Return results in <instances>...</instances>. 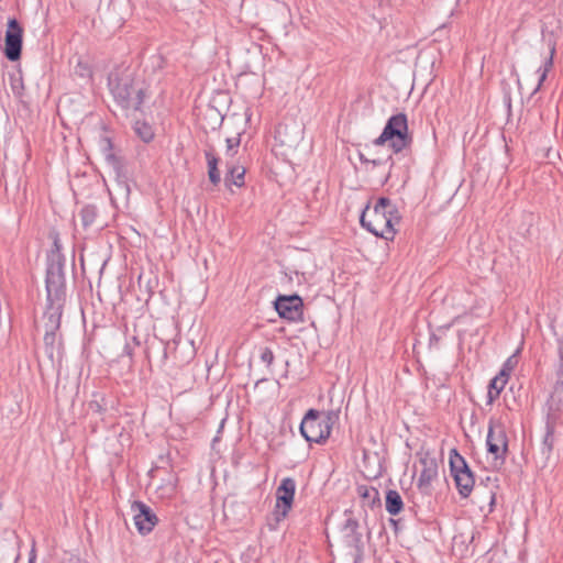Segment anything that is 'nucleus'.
<instances>
[{"mask_svg": "<svg viewBox=\"0 0 563 563\" xmlns=\"http://www.w3.org/2000/svg\"><path fill=\"white\" fill-rule=\"evenodd\" d=\"M80 221L84 228L90 227L97 218V208L92 205H87L81 208L79 212Z\"/></svg>", "mask_w": 563, "mask_h": 563, "instance_id": "5701e85b", "label": "nucleus"}, {"mask_svg": "<svg viewBox=\"0 0 563 563\" xmlns=\"http://www.w3.org/2000/svg\"><path fill=\"white\" fill-rule=\"evenodd\" d=\"M205 157L207 161L209 180L213 186H218L221 181V175L218 169V164L220 159L217 156L214 148L212 146H209L205 151Z\"/></svg>", "mask_w": 563, "mask_h": 563, "instance_id": "2eb2a0df", "label": "nucleus"}, {"mask_svg": "<svg viewBox=\"0 0 563 563\" xmlns=\"http://www.w3.org/2000/svg\"><path fill=\"white\" fill-rule=\"evenodd\" d=\"M55 332L56 331H53V330H46L45 329V335H44V341L46 344H51L53 345L54 344V341H55Z\"/></svg>", "mask_w": 563, "mask_h": 563, "instance_id": "7c9ffc66", "label": "nucleus"}, {"mask_svg": "<svg viewBox=\"0 0 563 563\" xmlns=\"http://www.w3.org/2000/svg\"><path fill=\"white\" fill-rule=\"evenodd\" d=\"M450 467L460 495L463 498L468 497L475 484L474 475L464 457L456 450H453L450 454Z\"/></svg>", "mask_w": 563, "mask_h": 563, "instance_id": "423d86ee", "label": "nucleus"}, {"mask_svg": "<svg viewBox=\"0 0 563 563\" xmlns=\"http://www.w3.org/2000/svg\"><path fill=\"white\" fill-rule=\"evenodd\" d=\"M358 494L362 498L368 499L372 504L379 501L378 490L375 488H367L365 486L358 487Z\"/></svg>", "mask_w": 563, "mask_h": 563, "instance_id": "a878e982", "label": "nucleus"}, {"mask_svg": "<svg viewBox=\"0 0 563 563\" xmlns=\"http://www.w3.org/2000/svg\"><path fill=\"white\" fill-rule=\"evenodd\" d=\"M279 317L288 321L302 320V299L298 295L278 296L274 302Z\"/></svg>", "mask_w": 563, "mask_h": 563, "instance_id": "f8f14e48", "label": "nucleus"}, {"mask_svg": "<svg viewBox=\"0 0 563 563\" xmlns=\"http://www.w3.org/2000/svg\"><path fill=\"white\" fill-rule=\"evenodd\" d=\"M354 550V553H353V563H362L363 561V550H364V547L363 548H353Z\"/></svg>", "mask_w": 563, "mask_h": 563, "instance_id": "c756f323", "label": "nucleus"}, {"mask_svg": "<svg viewBox=\"0 0 563 563\" xmlns=\"http://www.w3.org/2000/svg\"><path fill=\"white\" fill-rule=\"evenodd\" d=\"M336 420L338 413L334 411L321 413L317 409H309L300 423L299 430L308 442L321 444L329 439Z\"/></svg>", "mask_w": 563, "mask_h": 563, "instance_id": "7ed1b4c3", "label": "nucleus"}, {"mask_svg": "<svg viewBox=\"0 0 563 563\" xmlns=\"http://www.w3.org/2000/svg\"><path fill=\"white\" fill-rule=\"evenodd\" d=\"M261 361L263 363H266L267 365H271L274 361V353L269 347H264L261 351Z\"/></svg>", "mask_w": 563, "mask_h": 563, "instance_id": "c85d7f7f", "label": "nucleus"}, {"mask_svg": "<svg viewBox=\"0 0 563 563\" xmlns=\"http://www.w3.org/2000/svg\"><path fill=\"white\" fill-rule=\"evenodd\" d=\"M358 522L354 518H347L342 528L344 542L351 549L363 548L362 533L358 531Z\"/></svg>", "mask_w": 563, "mask_h": 563, "instance_id": "ddd939ff", "label": "nucleus"}, {"mask_svg": "<svg viewBox=\"0 0 563 563\" xmlns=\"http://www.w3.org/2000/svg\"><path fill=\"white\" fill-rule=\"evenodd\" d=\"M63 308V303L47 302L44 313L46 330L57 331L59 329Z\"/></svg>", "mask_w": 563, "mask_h": 563, "instance_id": "4468645a", "label": "nucleus"}, {"mask_svg": "<svg viewBox=\"0 0 563 563\" xmlns=\"http://www.w3.org/2000/svg\"><path fill=\"white\" fill-rule=\"evenodd\" d=\"M291 274H292V272H290V274L285 273V275L289 278V280H292ZM294 274L296 275L298 283H300V277L303 278V274H299L297 271H295Z\"/></svg>", "mask_w": 563, "mask_h": 563, "instance_id": "2f4dec72", "label": "nucleus"}, {"mask_svg": "<svg viewBox=\"0 0 563 563\" xmlns=\"http://www.w3.org/2000/svg\"><path fill=\"white\" fill-rule=\"evenodd\" d=\"M92 397L93 398L88 402V410L93 413L102 415L107 410L108 405L106 397L100 393H95Z\"/></svg>", "mask_w": 563, "mask_h": 563, "instance_id": "4be33fe9", "label": "nucleus"}, {"mask_svg": "<svg viewBox=\"0 0 563 563\" xmlns=\"http://www.w3.org/2000/svg\"><path fill=\"white\" fill-rule=\"evenodd\" d=\"M508 375L505 371H501L499 375L495 376L489 385L487 391V404L492 405L500 395L501 390L505 388L507 383Z\"/></svg>", "mask_w": 563, "mask_h": 563, "instance_id": "dca6fc26", "label": "nucleus"}, {"mask_svg": "<svg viewBox=\"0 0 563 563\" xmlns=\"http://www.w3.org/2000/svg\"><path fill=\"white\" fill-rule=\"evenodd\" d=\"M361 225L375 236L391 241L397 232L396 225L400 216L395 203L389 198L380 197L373 209L369 206L363 210Z\"/></svg>", "mask_w": 563, "mask_h": 563, "instance_id": "f03ea898", "label": "nucleus"}, {"mask_svg": "<svg viewBox=\"0 0 563 563\" xmlns=\"http://www.w3.org/2000/svg\"><path fill=\"white\" fill-rule=\"evenodd\" d=\"M417 456L421 467L417 486L422 493L429 494L432 482L438 477V462L428 451H420Z\"/></svg>", "mask_w": 563, "mask_h": 563, "instance_id": "1a4fd4ad", "label": "nucleus"}, {"mask_svg": "<svg viewBox=\"0 0 563 563\" xmlns=\"http://www.w3.org/2000/svg\"><path fill=\"white\" fill-rule=\"evenodd\" d=\"M35 561H36V552H35V549L33 547L31 552H30V555H29V562L30 563H35Z\"/></svg>", "mask_w": 563, "mask_h": 563, "instance_id": "473e14b6", "label": "nucleus"}, {"mask_svg": "<svg viewBox=\"0 0 563 563\" xmlns=\"http://www.w3.org/2000/svg\"><path fill=\"white\" fill-rule=\"evenodd\" d=\"M553 433H554L553 428L548 424L547 432L544 434V438H543V441L541 444V451L545 455H550V453L552 452L553 443H554V434Z\"/></svg>", "mask_w": 563, "mask_h": 563, "instance_id": "393cba45", "label": "nucleus"}, {"mask_svg": "<svg viewBox=\"0 0 563 563\" xmlns=\"http://www.w3.org/2000/svg\"><path fill=\"white\" fill-rule=\"evenodd\" d=\"M135 134L143 141L148 143L154 137V131L152 125L145 121L136 120L133 125Z\"/></svg>", "mask_w": 563, "mask_h": 563, "instance_id": "412c9836", "label": "nucleus"}, {"mask_svg": "<svg viewBox=\"0 0 563 563\" xmlns=\"http://www.w3.org/2000/svg\"><path fill=\"white\" fill-rule=\"evenodd\" d=\"M385 506L386 510L390 515H398L404 508V501L400 494L397 490L389 489L386 493Z\"/></svg>", "mask_w": 563, "mask_h": 563, "instance_id": "a211bd4d", "label": "nucleus"}, {"mask_svg": "<svg viewBox=\"0 0 563 563\" xmlns=\"http://www.w3.org/2000/svg\"><path fill=\"white\" fill-rule=\"evenodd\" d=\"M27 563H30V562H27Z\"/></svg>", "mask_w": 563, "mask_h": 563, "instance_id": "72a5a7b5", "label": "nucleus"}, {"mask_svg": "<svg viewBox=\"0 0 563 563\" xmlns=\"http://www.w3.org/2000/svg\"><path fill=\"white\" fill-rule=\"evenodd\" d=\"M108 87L117 104L125 114L141 111L147 93V86L129 68L115 69L109 74Z\"/></svg>", "mask_w": 563, "mask_h": 563, "instance_id": "f257e3e1", "label": "nucleus"}, {"mask_svg": "<svg viewBox=\"0 0 563 563\" xmlns=\"http://www.w3.org/2000/svg\"><path fill=\"white\" fill-rule=\"evenodd\" d=\"M240 134L234 137H228L225 140L227 143V153L230 154L232 151H236V148L240 146Z\"/></svg>", "mask_w": 563, "mask_h": 563, "instance_id": "cd10ccee", "label": "nucleus"}, {"mask_svg": "<svg viewBox=\"0 0 563 563\" xmlns=\"http://www.w3.org/2000/svg\"><path fill=\"white\" fill-rule=\"evenodd\" d=\"M99 146H100V151H101L106 162L109 165L113 166L114 168H119V166H120L119 158L113 153V144H112L110 137H108L106 135L101 136L100 141H99Z\"/></svg>", "mask_w": 563, "mask_h": 563, "instance_id": "f3484780", "label": "nucleus"}, {"mask_svg": "<svg viewBox=\"0 0 563 563\" xmlns=\"http://www.w3.org/2000/svg\"><path fill=\"white\" fill-rule=\"evenodd\" d=\"M245 168L242 165L231 164L228 166V173L225 175L227 186L233 184L238 187L244 185Z\"/></svg>", "mask_w": 563, "mask_h": 563, "instance_id": "6ab92c4d", "label": "nucleus"}, {"mask_svg": "<svg viewBox=\"0 0 563 563\" xmlns=\"http://www.w3.org/2000/svg\"><path fill=\"white\" fill-rule=\"evenodd\" d=\"M358 157H360L361 163L372 165L373 167L380 166V165H388V172H387L386 176L384 177L383 184L387 183V180L389 179V176H390V170L394 166V161L390 155L387 156L386 158H380V157L369 158L366 156L365 153L360 152Z\"/></svg>", "mask_w": 563, "mask_h": 563, "instance_id": "aec40b11", "label": "nucleus"}, {"mask_svg": "<svg viewBox=\"0 0 563 563\" xmlns=\"http://www.w3.org/2000/svg\"><path fill=\"white\" fill-rule=\"evenodd\" d=\"M386 143L396 154L410 147L412 136L408 131V120L405 113L400 112L391 115L387 120L382 134L373 142L375 146H382Z\"/></svg>", "mask_w": 563, "mask_h": 563, "instance_id": "20e7f679", "label": "nucleus"}, {"mask_svg": "<svg viewBox=\"0 0 563 563\" xmlns=\"http://www.w3.org/2000/svg\"><path fill=\"white\" fill-rule=\"evenodd\" d=\"M56 251H52L48 255V264L46 269V300L47 302L63 303L66 302V284H65V258L58 251V243L55 241Z\"/></svg>", "mask_w": 563, "mask_h": 563, "instance_id": "39448f33", "label": "nucleus"}, {"mask_svg": "<svg viewBox=\"0 0 563 563\" xmlns=\"http://www.w3.org/2000/svg\"><path fill=\"white\" fill-rule=\"evenodd\" d=\"M131 512L137 531L143 536L150 533L158 522L152 508L143 501H133Z\"/></svg>", "mask_w": 563, "mask_h": 563, "instance_id": "9b49d317", "label": "nucleus"}, {"mask_svg": "<svg viewBox=\"0 0 563 563\" xmlns=\"http://www.w3.org/2000/svg\"><path fill=\"white\" fill-rule=\"evenodd\" d=\"M486 445L488 453L494 455L495 464H504L508 452V438L501 423L489 421Z\"/></svg>", "mask_w": 563, "mask_h": 563, "instance_id": "0eeeda50", "label": "nucleus"}, {"mask_svg": "<svg viewBox=\"0 0 563 563\" xmlns=\"http://www.w3.org/2000/svg\"><path fill=\"white\" fill-rule=\"evenodd\" d=\"M554 52H555V48L554 46H551L550 48V56L548 57V59L545 60L543 67H540L538 69V73H539V81H538V85L536 87V89L533 90V93H536L541 85L543 84V81L545 80L547 76H548V73L549 70L551 69L552 65H553V55H554Z\"/></svg>", "mask_w": 563, "mask_h": 563, "instance_id": "b1692460", "label": "nucleus"}, {"mask_svg": "<svg viewBox=\"0 0 563 563\" xmlns=\"http://www.w3.org/2000/svg\"><path fill=\"white\" fill-rule=\"evenodd\" d=\"M23 43V29L16 19H9L4 37V56L15 62L21 57Z\"/></svg>", "mask_w": 563, "mask_h": 563, "instance_id": "9d476101", "label": "nucleus"}, {"mask_svg": "<svg viewBox=\"0 0 563 563\" xmlns=\"http://www.w3.org/2000/svg\"><path fill=\"white\" fill-rule=\"evenodd\" d=\"M296 493V482L291 477L282 479L276 489V505L274 516L276 522L284 520L290 511Z\"/></svg>", "mask_w": 563, "mask_h": 563, "instance_id": "6e6552de", "label": "nucleus"}, {"mask_svg": "<svg viewBox=\"0 0 563 563\" xmlns=\"http://www.w3.org/2000/svg\"><path fill=\"white\" fill-rule=\"evenodd\" d=\"M554 335L556 336V346H558L560 366L563 367V331L561 333H558L554 330Z\"/></svg>", "mask_w": 563, "mask_h": 563, "instance_id": "bb28decb", "label": "nucleus"}]
</instances>
